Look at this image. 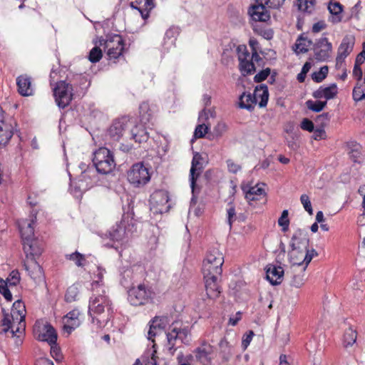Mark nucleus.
<instances>
[{"instance_id":"f257e3e1","label":"nucleus","mask_w":365,"mask_h":365,"mask_svg":"<svg viewBox=\"0 0 365 365\" xmlns=\"http://www.w3.org/2000/svg\"><path fill=\"white\" fill-rule=\"evenodd\" d=\"M26 307L21 300H16L12 306L11 314L6 313L3 309V318L1 325L3 327L2 331L6 333L11 331L12 336H16L17 344L22 343L21 336L25 327Z\"/></svg>"},{"instance_id":"f03ea898","label":"nucleus","mask_w":365,"mask_h":365,"mask_svg":"<svg viewBox=\"0 0 365 365\" xmlns=\"http://www.w3.org/2000/svg\"><path fill=\"white\" fill-rule=\"evenodd\" d=\"M88 313L93 322L96 320L97 324L101 327L105 326L113 317V307L112 302L102 289L101 293H94L90 298Z\"/></svg>"},{"instance_id":"7ed1b4c3","label":"nucleus","mask_w":365,"mask_h":365,"mask_svg":"<svg viewBox=\"0 0 365 365\" xmlns=\"http://www.w3.org/2000/svg\"><path fill=\"white\" fill-rule=\"evenodd\" d=\"M151 119L152 114L149 111L148 106L142 104L140 106L139 122L132 118V127L129 128L128 136H126V139L132 140L139 144L146 142L149 139L146 125Z\"/></svg>"},{"instance_id":"20e7f679","label":"nucleus","mask_w":365,"mask_h":365,"mask_svg":"<svg viewBox=\"0 0 365 365\" xmlns=\"http://www.w3.org/2000/svg\"><path fill=\"white\" fill-rule=\"evenodd\" d=\"M223 263V254L217 248L210 250L202 262L203 276L221 275Z\"/></svg>"},{"instance_id":"39448f33","label":"nucleus","mask_w":365,"mask_h":365,"mask_svg":"<svg viewBox=\"0 0 365 365\" xmlns=\"http://www.w3.org/2000/svg\"><path fill=\"white\" fill-rule=\"evenodd\" d=\"M93 163L96 170L101 174H108L115 168L113 153L105 147H101L93 153Z\"/></svg>"},{"instance_id":"423d86ee","label":"nucleus","mask_w":365,"mask_h":365,"mask_svg":"<svg viewBox=\"0 0 365 365\" xmlns=\"http://www.w3.org/2000/svg\"><path fill=\"white\" fill-rule=\"evenodd\" d=\"M94 43L100 46H103L104 50H107V55L110 59L118 58L123 54L124 51V40L118 34L107 36L106 38L101 37Z\"/></svg>"},{"instance_id":"0eeeda50","label":"nucleus","mask_w":365,"mask_h":365,"mask_svg":"<svg viewBox=\"0 0 365 365\" xmlns=\"http://www.w3.org/2000/svg\"><path fill=\"white\" fill-rule=\"evenodd\" d=\"M155 292L153 289L145 284L132 287L128 292V299L133 306H142L153 301Z\"/></svg>"},{"instance_id":"6e6552de","label":"nucleus","mask_w":365,"mask_h":365,"mask_svg":"<svg viewBox=\"0 0 365 365\" xmlns=\"http://www.w3.org/2000/svg\"><path fill=\"white\" fill-rule=\"evenodd\" d=\"M134 226L133 219L128 215H124L119 223H116L109 230V238L115 242L123 241L133 232Z\"/></svg>"},{"instance_id":"1a4fd4ad","label":"nucleus","mask_w":365,"mask_h":365,"mask_svg":"<svg viewBox=\"0 0 365 365\" xmlns=\"http://www.w3.org/2000/svg\"><path fill=\"white\" fill-rule=\"evenodd\" d=\"M128 182L135 187H141L150 180V174L143 163L133 164L127 173Z\"/></svg>"},{"instance_id":"9d476101","label":"nucleus","mask_w":365,"mask_h":365,"mask_svg":"<svg viewBox=\"0 0 365 365\" xmlns=\"http://www.w3.org/2000/svg\"><path fill=\"white\" fill-rule=\"evenodd\" d=\"M190 330L187 326H183L181 322H174L169 327V331L167 333V340L170 349L174 348L177 340H180L182 343L187 344L190 341L189 336Z\"/></svg>"},{"instance_id":"9b49d317","label":"nucleus","mask_w":365,"mask_h":365,"mask_svg":"<svg viewBox=\"0 0 365 365\" xmlns=\"http://www.w3.org/2000/svg\"><path fill=\"white\" fill-rule=\"evenodd\" d=\"M130 127H132V118L123 116L113 120L108 130V134L112 141L118 142L122 138L126 139Z\"/></svg>"},{"instance_id":"f8f14e48","label":"nucleus","mask_w":365,"mask_h":365,"mask_svg":"<svg viewBox=\"0 0 365 365\" xmlns=\"http://www.w3.org/2000/svg\"><path fill=\"white\" fill-rule=\"evenodd\" d=\"M53 96L57 106L61 108H65L71 103L73 99L72 85L66 81L57 82L53 88Z\"/></svg>"},{"instance_id":"ddd939ff","label":"nucleus","mask_w":365,"mask_h":365,"mask_svg":"<svg viewBox=\"0 0 365 365\" xmlns=\"http://www.w3.org/2000/svg\"><path fill=\"white\" fill-rule=\"evenodd\" d=\"M317 255L314 249L292 247L289 252V262L293 266H303L306 269L307 265Z\"/></svg>"},{"instance_id":"4468645a","label":"nucleus","mask_w":365,"mask_h":365,"mask_svg":"<svg viewBox=\"0 0 365 365\" xmlns=\"http://www.w3.org/2000/svg\"><path fill=\"white\" fill-rule=\"evenodd\" d=\"M15 125L14 119L7 115L0 106V146H5L10 141Z\"/></svg>"},{"instance_id":"2eb2a0df","label":"nucleus","mask_w":365,"mask_h":365,"mask_svg":"<svg viewBox=\"0 0 365 365\" xmlns=\"http://www.w3.org/2000/svg\"><path fill=\"white\" fill-rule=\"evenodd\" d=\"M168 192L164 190H155L150 197V205L154 213L168 212L170 209Z\"/></svg>"},{"instance_id":"dca6fc26","label":"nucleus","mask_w":365,"mask_h":365,"mask_svg":"<svg viewBox=\"0 0 365 365\" xmlns=\"http://www.w3.org/2000/svg\"><path fill=\"white\" fill-rule=\"evenodd\" d=\"M354 44V36L348 34L343 38L337 50V56L336 58V68L337 69L343 67L344 61L352 52Z\"/></svg>"},{"instance_id":"f3484780","label":"nucleus","mask_w":365,"mask_h":365,"mask_svg":"<svg viewBox=\"0 0 365 365\" xmlns=\"http://www.w3.org/2000/svg\"><path fill=\"white\" fill-rule=\"evenodd\" d=\"M313 50L314 57L317 61H325L331 56L332 44L327 37H322L314 43Z\"/></svg>"},{"instance_id":"a211bd4d","label":"nucleus","mask_w":365,"mask_h":365,"mask_svg":"<svg viewBox=\"0 0 365 365\" xmlns=\"http://www.w3.org/2000/svg\"><path fill=\"white\" fill-rule=\"evenodd\" d=\"M23 250L26 258L36 259L41 255L43 248L42 243L37 239L34 238L23 242Z\"/></svg>"},{"instance_id":"6ab92c4d","label":"nucleus","mask_w":365,"mask_h":365,"mask_svg":"<svg viewBox=\"0 0 365 365\" xmlns=\"http://www.w3.org/2000/svg\"><path fill=\"white\" fill-rule=\"evenodd\" d=\"M245 199L251 206H255V202L264 199L266 196L264 190L257 184L250 187H243Z\"/></svg>"},{"instance_id":"aec40b11","label":"nucleus","mask_w":365,"mask_h":365,"mask_svg":"<svg viewBox=\"0 0 365 365\" xmlns=\"http://www.w3.org/2000/svg\"><path fill=\"white\" fill-rule=\"evenodd\" d=\"M16 86L19 93L22 96H30L34 93L32 78L27 74H22L16 78Z\"/></svg>"},{"instance_id":"412c9836","label":"nucleus","mask_w":365,"mask_h":365,"mask_svg":"<svg viewBox=\"0 0 365 365\" xmlns=\"http://www.w3.org/2000/svg\"><path fill=\"white\" fill-rule=\"evenodd\" d=\"M248 14L255 21L267 22L270 19V13L266 6L262 4L250 6Z\"/></svg>"},{"instance_id":"4be33fe9","label":"nucleus","mask_w":365,"mask_h":365,"mask_svg":"<svg viewBox=\"0 0 365 365\" xmlns=\"http://www.w3.org/2000/svg\"><path fill=\"white\" fill-rule=\"evenodd\" d=\"M262 58L257 51L252 52L251 58L239 63V69L243 76L251 75L256 71L255 63L262 61Z\"/></svg>"},{"instance_id":"5701e85b","label":"nucleus","mask_w":365,"mask_h":365,"mask_svg":"<svg viewBox=\"0 0 365 365\" xmlns=\"http://www.w3.org/2000/svg\"><path fill=\"white\" fill-rule=\"evenodd\" d=\"M132 8L137 9L143 19H147L155 7L154 0H130Z\"/></svg>"},{"instance_id":"b1692460","label":"nucleus","mask_w":365,"mask_h":365,"mask_svg":"<svg viewBox=\"0 0 365 365\" xmlns=\"http://www.w3.org/2000/svg\"><path fill=\"white\" fill-rule=\"evenodd\" d=\"M220 276V275L203 276L205 291L208 298L210 299H215L217 297L220 293L217 283V279Z\"/></svg>"},{"instance_id":"393cba45","label":"nucleus","mask_w":365,"mask_h":365,"mask_svg":"<svg viewBox=\"0 0 365 365\" xmlns=\"http://www.w3.org/2000/svg\"><path fill=\"white\" fill-rule=\"evenodd\" d=\"M81 313L78 309L69 312L63 318V330L70 334L76 328L78 327L81 322L79 316Z\"/></svg>"},{"instance_id":"a878e982","label":"nucleus","mask_w":365,"mask_h":365,"mask_svg":"<svg viewBox=\"0 0 365 365\" xmlns=\"http://www.w3.org/2000/svg\"><path fill=\"white\" fill-rule=\"evenodd\" d=\"M267 279L272 284H279L284 277V269L280 265L269 264L266 267Z\"/></svg>"},{"instance_id":"bb28decb","label":"nucleus","mask_w":365,"mask_h":365,"mask_svg":"<svg viewBox=\"0 0 365 365\" xmlns=\"http://www.w3.org/2000/svg\"><path fill=\"white\" fill-rule=\"evenodd\" d=\"M36 338L38 340L46 341L52 346L56 344L57 332L50 324L47 323L43 325L42 330L39 331Z\"/></svg>"},{"instance_id":"cd10ccee","label":"nucleus","mask_w":365,"mask_h":365,"mask_svg":"<svg viewBox=\"0 0 365 365\" xmlns=\"http://www.w3.org/2000/svg\"><path fill=\"white\" fill-rule=\"evenodd\" d=\"M309 240L307 231L297 229L294 231L290 241L291 247L308 248Z\"/></svg>"},{"instance_id":"c85d7f7f","label":"nucleus","mask_w":365,"mask_h":365,"mask_svg":"<svg viewBox=\"0 0 365 365\" xmlns=\"http://www.w3.org/2000/svg\"><path fill=\"white\" fill-rule=\"evenodd\" d=\"M24 265L25 269L33 279H40L42 277L43 269L36 262V259H29L26 257Z\"/></svg>"},{"instance_id":"c756f323","label":"nucleus","mask_w":365,"mask_h":365,"mask_svg":"<svg viewBox=\"0 0 365 365\" xmlns=\"http://www.w3.org/2000/svg\"><path fill=\"white\" fill-rule=\"evenodd\" d=\"M338 93V89L336 83H332L329 86H320L313 93L315 98H324L327 100L334 98Z\"/></svg>"},{"instance_id":"7c9ffc66","label":"nucleus","mask_w":365,"mask_h":365,"mask_svg":"<svg viewBox=\"0 0 365 365\" xmlns=\"http://www.w3.org/2000/svg\"><path fill=\"white\" fill-rule=\"evenodd\" d=\"M200 160L201 157L198 154L194 155L192 160V165L190 170V186L193 190L195 185L196 180L200 175V170H201L202 167L200 165Z\"/></svg>"},{"instance_id":"2f4dec72","label":"nucleus","mask_w":365,"mask_h":365,"mask_svg":"<svg viewBox=\"0 0 365 365\" xmlns=\"http://www.w3.org/2000/svg\"><path fill=\"white\" fill-rule=\"evenodd\" d=\"M254 96H256V102L259 99V106L264 108L267 106L269 100L268 88L265 84H261L256 86L254 92Z\"/></svg>"},{"instance_id":"473e14b6","label":"nucleus","mask_w":365,"mask_h":365,"mask_svg":"<svg viewBox=\"0 0 365 365\" xmlns=\"http://www.w3.org/2000/svg\"><path fill=\"white\" fill-rule=\"evenodd\" d=\"M212 351V346L206 341H202L200 346L196 349L195 353L196 358L199 360L207 361Z\"/></svg>"},{"instance_id":"72a5a7b5","label":"nucleus","mask_w":365,"mask_h":365,"mask_svg":"<svg viewBox=\"0 0 365 365\" xmlns=\"http://www.w3.org/2000/svg\"><path fill=\"white\" fill-rule=\"evenodd\" d=\"M256 96L250 93L244 92L239 98V106L241 108L252 110L256 105Z\"/></svg>"},{"instance_id":"f704fd0d","label":"nucleus","mask_w":365,"mask_h":365,"mask_svg":"<svg viewBox=\"0 0 365 365\" xmlns=\"http://www.w3.org/2000/svg\"><path fill=\"white\" fill-rule=\"evenodd\" d=\"M328 9L332 15L331 21L333 24H338L341 21L343 6L340 3L330 1L328 5Z\"/></svg>"},{"instance_id":"c9c22d12","label":"nucleus","mask_w":365,"mask_h":365,"mask_svg":"<svg viewBox=\"0 0 365 365\" xmlns=\"http://www.w3.org/2000/svg\"><path fill=\"white\" fill-rule=\"evenodd\" d=\"M357 338V332L352 327H349L346 329H345L343 338H342V344L343 346L346 349L352 346L356 341Z\"/></svg>"},{"instance_id":"e433bc0d","label":"nucleus","mask_w":365,"mask_h":365,"mask_svg":"<svg viewBox=\"0 0 365 365\" xmlns=\"http://www.w3.org/2000/svg\"><path fill=\"white\" fill-rule=\"evenodd\" d=\"M312 45V41L308 39L307 37L301 35L297 38L295 43V52L297 53H304L309 51V48Z\"/></svg>"},{"instance_id":"4c0bfd02","label":"nucleus","mask_w":365,"mask_h":365,"mask_svg":"<svg viewBox=\"0 0 365 365\" xmlns=\"http://www.w3.org/2000/svg\"><path fill=\"white\" fill-rule=\"evenodd\" d=\"M294 274L291 280V285L296 288H300L304 284L306 281L305 269L304 268L300 269L299 271L294 269Z\"/></svg>"},{"instance_id":"58836bf2","label":"nucleus","mask_w":365,"mask_h":365,"mask_svg":"<svg viewBox=\"0 0 365 365\" xmlns=\"http://www.w3.org/2000/svg\"><path fill=\"white\" fill-rule=\"evenodd\" d=\"M34 220H31L27 223L26 226H21L20 227V232L21 234V237L23 242L28 241L29 240L34 239Z\"/></svg>"},{"instance_id":"ea45409f","label":"nucleus","mask_w":365,"mask_h":365,"mask_svg":"<svg viewBox=\"0 0 365 365\" xmlns=\"http://www.w3.org/2000/svg\"><path fill=\"white\" fill-rule=\"evenodd\" d=\"M352 97L354 101L359 102L365 98V84L364 82L357 81L353 88Z\"/></svg>"},{"instance_id":"a19ab883","label":"nucleus","mask_w":365,"mask_h":365,"mask_svg":"<svg viewBox=\"0 0 365 365\" xmlns=\"http://www.w3.org/2000/svg\"><path fill=\"white\" fill-rule=\"evenodd\" d=\"M219 347L222 354L223 360L227 361L232 356V346L225 337L220 340Z\"/></svg>"},{"instance_id":"79ce46f5","label":"nucleus","mask_w":365,"mask_h":365,"mask_svg":"<svg viewBox=\"0 0 365 365\" xmlns=\"http://www.w3.org/2000/svg\"><path fill=\"white\" fill-rule=\"evenodd\" d=\"M66 257L67 259L74 262L75 264L78 267H83L86 262L85 256L77 251L72 254L67 255Z\"/></svg>"},{"instance_id":"37998d69","label":"nucleus","mask_w":365,"mask_h":365,"mask_svg":"<svg viewBox=\"0 0 365 365\" xmlns=\"http://www.w3.org/2000/svg\"><path fill=\"white\" fill-rule=\"evenodd\" d=\"M278 225L282 227V231L286 232L289 230V219L287 210L282 211L281 216L278 219Z\"/></svg>"},{"instance_id":"c03bdc74","label":"nucleus","mask_w":365,"mask_h":365,"mask_svg":"<svg viewBox=\"0 0 365 365\" xmlns=\"http://www.w3.org/2000/svg\"><path fill=\"white\" fill-rule=\"evenodd\" d=\"M79 294L78 289L76 286L72 285L69 287L65 294V300L67 302H72L77 300Z\"/></svg>"},{"instance_id":"a18cd8bd","label":"nucleus","mask_w":365,"mask_h":365,"mask_svg":"<svg viewBox=\"0 0 365 365\" xmlns=\"http://www.w3.org/2000/svg\"><path fill=\"white\" fill-rule=\"evenodd\" d=\"M307 106L309 109L314 112H320L324 109V108L327 105V101L322 102L320 101H307Z\"/></svg>"},{"instance_id":"49530a36","label":"nucleus","mask_w":365,"mask_h":365,"mask_svg":"<svg viewBox=\"0 0 365 365\" xmlns=\"http://www.w3.org/2000/svg\"><path fill=\"white\" fill-rule=\"evenodd\" d=\"M237 51L239 63L251 58L252 54H250L246 46L240 45L237 48Z\"/></svg>"},{"instance_id":"de8ad7c7","label":"nucleus","mask_w":365,"mask_h":365,"mask_svg":"<svg viewBox=\"0 0 365 365\" xmlns=\"http://www.w3.org/2000/svg\"><path fill=\"white\" fill-rule=\"evenodd\" d=\"M156 353L157 351L155 350H153L150 355V357L148 358L147 360H145V359L143 358V364L140 362V359H137L133 365H158V357L156 356Z\"/></svg>"},{"instance_id":"09e8293b","label":"nucleus","mask_w":365,"mask_h":365,"mask_svg":"<svg viewBox=\"0 0 365 365\" xmlns=\"http://www.w3.org/2000/svg\"><path fill=\"white\" fill-rule=\"evenodd\" d=\"M327 73L328 67L324 66L322 67L319 71L314 72L312 75V78L315 82L320 83L327 77Z\"/></svg>"},{"instance_id":"8fccbe9b","label":"nucleus","mask_w":365,"mask_h":365,"mask_svg":"<svg viewBox=\"0 0 365 365\" xmlns=\"http://www.w3.org/2000/svg\"><path fill=\"white\" fill-rule=\"evenodd\" d=\"M103 53L101 49L98 46H96L91 50L88 56V59L92 63H96L101 59Z\"/></svg>"},{"instance_id":"3c124183","label":"nucleus","mask_w":365,"mask_h":365,"mask_svg":"<svg viewBox=\"0 0 365 365\" xmlns=\"http://www.w3.org/2000/svg\"><path fill=\"white\" fill-rule=\"evenodd\" d=\"M9 286H16L20 282V274L18 270L15 269L10 272L6 279Z\"/></svg>"},{"instance_id":"603ef678","label":"nucleus","mask_w":365,"mask_h":365,"mask_svg":"<svg viewBox=\"0 0 365 365\" xmlns=\"http://www.w3.org/2000/svg\"><path fill=\"white\" fill-rule=\"evenodd\" d=\"M300 201H301L302 204L303 205V207H304V210L309 215H312L313 214V209H312V207L311 201L309 200V197L307 195H306V194H303L300 197Z\"/></svg>"},{"instance_id":"864d4df0","label":"nucleus","mask_w":365,"mask_h":365,"mask_svg":"<svg viewBox=\"0 0 365 365\" xmlns=\"http://www.w3.org/2000/svg\"><path fill=\"white\" fill-rule=\"evenodd\" d=\"M149 324L155 329H164L166 324V318L160 317H155Z\"/></svg>"},{"instance_id":"5fc2aeb1","label":"nucleus","mask_w":365,"mask_h":365,"mask_svg":"<svg viewBox=\"0 0 365 365\" xmlns=\"http://www.w3.org/2000/svg\"><path fill=\"white\" fill-rule=\"evenodd\" d=\"M270 68H267L265 69H263L262 71H261L260 72H259L258 73H257L255 77H254V81L256 83H260V82H262L264 81V80L267 79V78L269 76V75L270 74Z\"/></svg>"},{"instance_id":"6e6d98bb","label":"nucleus","mask_w":365,"mask_h":365,"mask_svg":"<svg viewBox=\"0 0 365 365\" xmlns=\"http://www.w3.org/2000/svg\"><path fill=\"white\" fill-rule=\"evenodd\" d=\"M208 127L206 126L205 124H200L197 125L195 128V132H194V136L196 138H203L205 134L207 133Z\"/></svg>"},{"instance_id":"4d7b16f0","label":"nucleus","mask_w":365,"mask_h":365,"mask_svg":"<svg viewBox=\"0 0 365 365\" xmlns=\"http://www.w3.org/2000/svg\"><path fill=\"white\" fill-rule=\"evenodd\" d=\"M255 334L254 331L252 330H250L249 331L246 332L242 338V345L244 348V349H247V346L250 345Z\"/></svg>"},{"instance_id":"13d9d810","label":"nucleus","mask_w":365,"mask_h":365,"mask_svg":"<svg viewBox=\"0 0 365 365\" xmlns=\"http://www.w3.org/2000/svg\"><path fill=\"white\" fill-rule=\"evenodd\" d=\"M300 127L304 130H307L309 132L314 131V125L313 122L308 119V118H304L301 123Z\"/></svg>"},{"instance_id":"bf43d9fd","label":"nucleus","mask_w":365,"mask_h":365,"mask_svg":"<svg viewBox=\"0 0 365 365\" xmlns=\"http://www.w3.org/2000/svg\"><path fill=\"white\" fill-rule=\"evenodd\" d=\"M227 222L230 225V228L232 226V222L235 221L236 218V212L235 209L233 206H231L227 210Z\"/></svg>"},{"instance_id":"052dcab7","label":"nucleus","mask_w":365,"mask_h":365,"mask_svg":"<svg viewBox=\"0 0 365 365\" xmlns=\"http://www.w3.org/2000/svg\"><path fill=\"white\" fill-rule=\"evenodd\" d=\"M227 165L229 172L232 173H237L240 169L241 166L237 163H235L232 160H227Z\"/></svg>"},{"instance_id":"680f3d73","label":"nucleus","mask_w":365,"mask_h":365,"mask_svg":"<svg viewBox=\"0 0 365 365\" xmlns=\"http://www.w3.org/2000/svg\"><path fill=\"white\" fill-rule=\"evenodd\" d=\"M353 77L357 80V81H360L362 79L363 72L361 68V66L354 64L353 71H352Z\"/></svg>"},{"instance_id":"e2e57ef3","label":"nucleus","mask_w":365,"mask_h":365,"mask_svg":"<svg viewBox=\"0 0 365 365\" xmlns=\"http://www.w3.org/2000/svg\"><path fill=\"white\" fill-rule=\"evenodd\" d=\"M285 0H266L265 4L272 9L279 8L284 2Z\"/></svg>"},{"instance_id":"0e129e2a","label":"nucleus","mask_w":365,"mask_h":365,"mask_svg":"<svg viewBox=\"0 0 365 365\" xmlns=\"http://www.w3.org/2000/svg\"><path fill=\"white\" fill-rule=\"evenodd\" d=\"M0 293L9 302L12 300V294L8 287H0Z\"/></svg>"},{"instance_id":"69168bd1","label":"nucleus","mask_w":365,"mask_h":365,"mask_svg":"<svg viewBox=\"0 0 365 365\" xmlns=\"http://www.w3.org/2000/svg\"><path fill=\"white\" fill-rule=\"evenodd\" d=\"M309 1L307 0H298V8L300 11L310 12L309 11Z\"/></svg>"},{"instance_id":"338daca9","label":"nucleus","mask_w":365,"mask_h":365,"mask_svg":"<svg viewBox=\"0 0 365 365\" xmlns=\"http://www.w3.org/2000/svg\"><path fill=\"white\" fill-rule=\"evenodd\" d=\"M326 27V24L324 21H318L315 24H314L312 26V32L313 33H318L321 31L322 30L324 29Z\"/></svg>"},{"instance_id":"774afa93","label":"nucleus","mask_w":365,"mask_h":365,"mask_svg":"<svg viewBox=\"0 0 365 365\" xmlns=\"http://www.w3.org/2000/svg\"><path fill=\"white\" fill-rule=\"evenodd\" d=\"M364 61H365V50L364 49L362 51H361L356 56L354 64L361 66L362 63H364Z\"/></svg>"}]
</instances>
